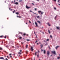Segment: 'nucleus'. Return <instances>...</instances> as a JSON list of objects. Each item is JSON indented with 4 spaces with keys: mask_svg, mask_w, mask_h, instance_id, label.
I'll use <instances>...</instances> for the list:
<instances>
[{
    "mask_svg": "<svg viewBox=\"0 0 60 60\" xmlns=\"http://www.w3.org/2000/svg\"><path fill=\"white\" fill-rule=\"evenodd\" d=\"M38 12L39 14H41H41H42L43 13V12H41V11H38Z\"/></svg>",
    "mask_w": 60,
    "mask_h": 60,
    "instance_id": "nucleus-1",
    "label": "nucleus"
},
{
    "mask_svg": "<svg viewBox=\"0 0 60 60\" xmlns=\"http://www.w3.org/2000/svg\"><path fill=\"white\" fill-rule=\"evenodd\" d=\"M51 53H52V54H54V55H56V52H55V51H52Z\"/></svg>",
    "mask_w": 60,
    "mask_h": 60,
    "instance_id": "nucleus-2",
    "label": "nucleus"
},
{
    "mask_svg": "<svg viewBox=\"0 0 60 60\" xmlns=\"http://www.w3.org/2000/svg\"><path fill=\"white\" fill-rule=\"evenodd\" d=\"M26 8H27V9H29V8H31V7H28L27 5H26Z\"/></svg>",
    "mask_w": 60,
    "mask_h": 60,
    "instance_id": "nucleus-3",
    "label": "nucleus"
},
{
    "mask_svg": "<svg viewBox=\"0 0 60 60\" xmlns=\"http://www.w3.org/2000/svg\"><path fill=\"white\" fill-rule=\"evenodd\" d=\"M0 59H3L4 60H4V58H3V57H0Z\"/></svg>",
    "mask_w": 60,
    "mask_h": 60,
    "instance_id": "nucleus-4",
    "label": "nucleus"
},
{
    "mask_svg": "<svg viewBox=\"0 0 60 60\" xmlns=\"http://www.w3.org/2000/svg\"><path fill=\"white\" fill-rule=\"evenodd\" d=\"M49 54H50V52L49 51H47V54L48 55H49Z\"/></svg>",
    "mask_w": 60,
    "mask_h": 60,
    "instance_id": "nucleus-5",
    "label": "nucleus"
},
{
    "mask_svg": "<svg viewBox=\"0 0 60 60\" xmlns=\"http://www.w3.org/2000/svg\"><path fill=\"white\" fill-rule=\"evenodd\" d=\"M12 55L11 54H9V56H10V58H11L12 57V56H11Z\"/></svg>",
    "mask_w": 60,
    "mask_h": 60,
    "instance_id": "nucleus-6",
    "label": "nucleus"
},
{
    "mask_svg": "<svg viewBox=\"0 0 60 60\" xmlns=\"http://www.w3.org/2000/svg\"><path fill=\"white\" fill-rule=\"evenodd\" d=\"M35 24L36 26H38V24H37V23L36 22H35Z\"/></svg>",
    "mask_w": 60,
    "mask_h": 60,
    "instance_id": "nucleus-7",
    "label": "nucleus"
},
{
    "mask_svg": "<svg viewBox=\"0 0 60 60\" xmlns=\"http://www.w3.org/2000/svg\"><path fill=\"white\" fill-rule=\"evenodd\" d=\"M33 47H31V51H33V50H34V49H33Z\"/></svg>",
    "mask_w": 60,
    "mask_h": 60,
    "instance_id": "nucleus-8",
    "label": "nucleus"
},
{
    "mask_svg": "<svg viewBox=\"0 0 60 60\" xmlns=\"http://www.w3.org/2000/svg\"><path fill=\"white\" fill-rule=\"evenodd\" d=\"M44 53V54L46 53V51L45 50H44L43 51Z\"/></svg>",
    "mask_w": 60,
    "mask_h": 60,
    "instance_id": "nucleus-9",
    "label": "nucleus"
},
{
    "mask_svg": "<svg viewBox=\"0 0 60 60\" xmlns=\"http://www.w3.org/2000/svg\"><path fill=\"white\" fill-rule=\"evenodd\" d=\"M59 47V46H56V47H55V48H56V49H57V48H58Z\"/></svg>",
    "mask_w": 60,
    "mask_h": 60,
    "instance_id": "nucleus-10",
    "label": "nucleus"
},
{
    "mask_svg": "<svg viewBox=\"0 0 60 60\" xmlns=\"http://www.w3.org/2000/svg\"><path fill=\"white\" fill-rule=\"evenodd\" d=\"M26 35V33H24L23 34V36H25V35Z\"/></svg>",
    "mask_w": 60,
    "mask_h": 60,
    "instance_id": "nucleus-11",
    "label": "nucleus"
},
{
    "mask_svg": "<svg viewBox=\"0 0 60 60\" xmlns=\"http://www.w3.org/2000/svg\"><path fill=\"white\" fill-rule=\"evenodd\" d=\"M47 24L48 25V26H50V25L49 22H48L47 23Z\"/></svg>",
    "mask_w": 60,
    "mask_h": 60,
    "instance_id": "nucleus-12",
    "label": "nucleus"
},
{
    "mask_svg": "<svg viewBox=\"0 0 60 60\" xmlns=\"http://www.w3.org/2000/svg\"><path fill=\"white\" fill-rule=\"evenodd\" d=\"M0 38H3L4 36H0Z\"/></svg>",
    "mask_w": 60,
    "mask_h": 60,
    "instance_id": "nucleus-13",
    "label": "nucleus"
},
{
    "mask_svg": "<svg viewBox=\"0 0 60 60\" xmlns=\"http://www.w3.org/2000/svg\"><path fill=\"white\" fill-rule=\"evenodd\" d=\"M15 4H18V2H16L15 3Z\"/></svg>",
    "mask_w": 60,
    "mask_h": 60,
    "instance_id": "nucleus-14",
    "label": "nucleus"
},
{
    "mask_svg": "<svg viewBox=\"0 0 60 60\" xmlns=\"http://www.w3.org/2000/svg\"><path fill=\"white\" fill-rule=\"evenodd\" d=\"M28 51H26V54H27V53H28Z\"/></svg>",
    "mask_w": 60,
    "mask_h": 60,
    "instance_id": "nucleus-15",
    "label": "nucleus"
},
{
    "mask_svg": "<svg viewBox=\"0 0 60 60\" xmlns=\"http://www.w3.org/2000/svg\"><path fill=\"white\" fill-rule=\"evenodd\" d=\"M17 17L19 18H21V16H17Z\"/></svg>",
    "mask_w": 60,
    "mask_h": 60,
    "instance_id": "nucleus-16",
    "label": "nucleus"
},
{
    "mask_svg": "<svg viewBox=\"0 0 60 60\" xmlns=\"http://www.w3.org/2000/svg\"><path fill=\"white\" fill-rule=\"evenodd\" d=\"M22 53H21V52H19L18 53V54H20V55H21V54Z\"/></svg>",
    "mask_w": 60,
    "mask_h": 60,
    "instance_id": "nucleus-17",
    "label": "nucleus"
},
{
    "mask_svg": "<svg viewBox=\"0 0 60 60\" xmlns=\"http://www.w3.org/2000/svg\"><path fill=\"white\" fill-rule=\"evenodd\" d=\"M16 14H17V15L19 14V12H16L15 13Z\"/></svg>",
    "mask_w": 60,
    "mask_h": 60,
    "instance_id": "nucleus-18",
    "label": "nucleus"
},
{
    "mask_svg": "<svg viewBox=\"0 0 60 60\" xmlns=\"http://www.w3.org/2000/svg\"><path fill=\"white\" fill-rule=\"evenodd\" d=\"M56 28H57V29H59V27H57Z\"/></svg>",
    "mask_w": 60,
    "mask_h": 60,
    "instance_id": "nucleus-19",
    "label": "nucleus"
},
{
    "mask_svg": "<svg viewBox=\"0 0 60 60\" xmlns=\"http://www.w3.org/2000/svg\"><path fill=\"white\" fill-rule=\"evenodd\" d=\"M48 32L49 34H50V31H49V30H48Z\"/></svg>",
    "mask_w": 60,
    "mask_h": 60,
    "instance_id": "nucleus-20",
    "label": "nucleus"
},
{
    "mask_svg": "<svg viewBox=\"0 0 60 60\" xmlns=\"http://www.w3.org/2000/svg\"><path fill=\"white\" fill-rule=\"evenodd\" d=\"M0 50H3V49H2V48H0Z\"/></svg>",
    "mask_w": 60,
    "mask_h": 60,
    "instance_id": "nucleus-21",
    "label": "nucleus"
},
{
    "mask_svg": "<svg viewBox=\"0 0 60 60\" xmlns=\"http://www.w3.org/2000/svg\"><path fill=\"white\" fill-rule=\"evenodd\" d=\"M60 58V57L59 56L57 57V59H59V58Z\"/></svg>",
    "mask_w": 60,
    "mask_h": 60,
    "instance_id": "nucleus-22",
    "label": "nucleus"
},
{
    "mask_svg": "<svg viewBox=\"0 0 60 60\" xmlns=\"http://www.w3.org/2000/svg\"><path fill=\"white\" fill-rule=\"evenodd\" d=\"M27 47H28V45H26V48H27Z\"/></svg>",
    "mask_w": 60,
    "mask_h": 60,
    "instance_id": "nucleus-23",
    "label": "nucleus"
},
{
    "mask_svg": "<svg viewBox=\"0 0 60 60\" xmlns=\"http://www.w3.org/2000/svg\"><path fill=\"white\" fill-rule=\"evenodd\" d=\"M37 22H38L39 23V24H40V21H38Z\"/></svg>",
    "mask_w": 60,
    "mask_h": 60,
    "instance_id": "nucleus-24",
    "label": "nucleus"
},
{
    "mask_svg": "<svg viewBox=\"0 0 60 60\" xmlns=\"http://www.w3.org/2000/svg\"><path fill=\"white\" fill-rule=\"evenodd\" d=\"M13 13H14L15 12V10H14L13 11Z\"/></svg>",
    "mask_w": 60,
    "mask_h": 60,
    "instance_id": "nucleus-25",
    "label": "nucleus"
},
{
    "mask_svg": "<svg viewBox=\"0 0 60 60\" xmlns=\"http://www.w3.org/2000/svg\"><path fill=\"white\" fill-rule=\"evenodd\" d=\"M50 37L51 38H52V36L51 35H50Z\"/></svg>",
    "mask_w": 60,
    "mask_h": 60,
    "instance_id": "nucleus-26",
    "label": "nucleus"
},
{
    "mask_svg": "<svg viewBox=\"0 0 60 60\" xmlns=\"http://www.w3.org/2000/svg\"><path fill=\"white\" fill-rule=\"evenodd\" d=\"M19 38V39H21L22 38V37H20Z\"/></svg>",
    "mask_w": 60,
    "mask_h": 60,
    "instance_id": "nucleus-27",
    "label": "nucleus"
},
{
    "mask_svg": "<svg viewBox=\"0 0 60 60\" xmlns=\"http://www.w3.org/2000/svg\"><path fill=\"white\" fill-rule=\"evenodd\" d=\"M7 57H8V59H9V56H7Z\"/></svg>",
    "mask_w": 60,
    "mask_h": 60,
    "instance_id": "nucleus-28",
    "label": "nucleus"
},
{
    "mask_svg": "<svg viewBox=\"0 0 60 60\" xmlns=\"http://www.w3.org/2000/svg\"><path fill=\"white\" fill-rule=\"evenodd\" d=\"M26 40L27 41H29L30 40L29 39H27Z\"/></svg>",
    "mask_w": 60,
    "mask_h": 60,
    "instance_id": "nucleus-29",
    "label": "nucleus"
},
{
    "mask_svg": "<svg viewBox=\"0 0 60 60\" xmlns=\"http://www.w3.org/2000/svg\"><path fill=\"white\" fill-rule=\"evenodd\" d=\"M39 55L38 54V55H37V57H39Z\"/></svg>",
    "mask_w": 60,
    "mask_h": 60,
    "instance_id": "nucleus-30",
    "label": "nucleus"
},
{
    "mask_svg": "<svg viewBox=\"0 0 60 60\" xmlns=\"http://www.w3.org/2000/svg\"><path fill=\"white\" fill-rule=\"evenodd\" d=\"M48 47H49V49H50V47H49V46H48Z\"/></svg>",
    "mask_w": 60,
    "mask_h": 60,
    "instance_id": "nucleus-31",
    "label": "nucleus"
},
{
    "mask_svg": "<svg viewBox=\"0 0 60 60\" xmlns=\"http://www.w3.org/2000/svg\"><path fill=\"white\" fill-rule=\"evenodd\" d=\"M46 41H49V39H47Z\"/></svg>",
    "mask_w": 60,
    "mask_h": 60,
    "instance_id": "nucleus-32",
    "label": "nucleus"
},
{
    "mask_svg": "<svg viewBox=\"0 0 60 60\" xmlns=\"http://www.w3.org/2000/svg\"><path fill=\"white\" fill-rule=\"evenodd\" d=\"M39 17H40L39 16H37V18H39Z\"/></svg>",
    "mask_w": 60,
    "mask_h": 60,
    "instance_id": "nucleus-33",
    "label": "nucleus"
},
{
    "mask_svg": "<svg viewBox=\"0 0 60 60\" xmlns=\"http://www.w3.org/2000/svg\"><path fill=\"white\" fill-rule=\"evenodd\" d=\"M4 38H5V39H6V36H5L4 37Z\"/></svg>",
    "mask_w": 60,
    "mask_h": 60,
    "instance_id": "nucleus-34",
    "label": "nucleus"
},
{
    "mask_svg": "<svg viewBox=\"0 0 60 60\" xmlns=\"http://www.w3.org/2000/svg\"><path fill=\"white\" fill-rule=\"evenodd\" d=\"M22 0H19V2H22Z\"/></svg>",
    "mask_w": 60,
    "mask_h": 60,
    "instance_id": "nucleus-35",
    "label": "nucleus"
},
{
    "mask_svg": "<svg viewBox=\"0 0 60 60\" xmlns=\"http://www.w3.org/2000/svg\"><path fill=\"white\" fill-rule=\"evenodd\" d=\"M56 16L55 17V19H56Z\"/></svg>",
    "mask_w": 60,
    "mask_h": 60,
    "instance_id": "nucleus-36",
    "label": "nucleus"
},
{
    "mask_svg": "<svg viewBox=\"0 0 60 60\" xmlns=\"http://www.w3.org/2000/svg\"><path fill=\"white\" fill-rule=\"evenodd\" d=\"M37 53V52H36L35 53V56H36V53Z\"/></svg>",
    "mask_w": 60,
    "mask_h": 60,
    "instance_id": "nucleus-37",
    "label": "nucleus"
},
{
    "mask_svg": "<svg viewBox=\"0 0 60 60\" xmlns=\"http://www.w3.org/2000/svg\"><path fill=\"white\" fill-rule=\"evenodd\" d=\"M54 10H56V8H54Z\"/></svg>",
    "mask_w": 60,
    "mask_h": 60,
    "instance_id": "nucleus-38",
    "label": "nucleus"
},
{
    "mask_svg": "<svg viewBox=\"0 0 60 60\" xmlns=\"http://www.w3.org/2000/svg\"><path fill=\"white\" fill-rule=\"evenodd\" d=\"M5 59L6 60H8L7 59V58H6Z\"/></svg>",
    "mask_w": 60,
    "mask_h": 60,
    "instance_id": "nucleus-39",
    "label": "nucleus"
},
{
    "mask_svg": "<svg viewBox=\"0 0 60 60\" xmlns=\"http://www.w3.org/2000/svg\"><path fill=\"white\" fill-rule=\"evenodd\" d=\"M37 42V40H36V41L35 42V43H36V42Z\"/></svg>",
    "mask_w": 60,
    "mask_h": 60,
    "instance_id": "nucleus-40",
    "label": "nucleus"
},
{
    "mask_svg": "<svg viewBox=\"0 0 60 60\" xmlns=\"http://www.w3.org/2000/svg\"><path fill=\"white\" fill-rule=\"evenodd\" d=\"M30 12H33L31 10L30 11Z\"/></svg>",
    "mask_w": 60,
    "mask_h": 60,
    "instance_id": "nucleus-41",
    "label": "nucleus"
},
{
    "mask_svg": "<svg viewBox=\"0 0 60 60\" xmlns=\"http://www.w3.org/2000/svg\"><path fill=\"white\" fill-rule=\"evenodd\" d=\"M54 1H55V2H56V0H53Z\"/></svg>",
    "mask_w": 60,
    "mask_h": 60,
    "instance_id": "nucleus-42",
    "label": "nucleus"
},
{
    "mask_svg": "<svg viewBox=\"0 0 60 60\" xmlns=\"http://www.w3.org/2000/svg\"><path fill=\"white\" fill-rule=\"evenodd\" d=\"M42 47H43V45H41V48H42Z\"/></svg>",
    "mask_w": 60,
    "mask_h": 60,
    "instance_id": "nucleus-43",
    "label": "nucleus"
},
{
    "mask_svg": "<svg viewBox=\"0 0 60 60\" xmlns=\"http://www.w3.org/2000/svg\"><path fill=\"white\" fill-rule=\"evenodd\" d=\"M35 11H36V10H37L36 9V8H35Z\"/></svg>",
    "mask_w": 60,
    "mask_h": 60,
    "instance_id": "nucleus-44",
    "label": "nucleus"
},
{
    "mask_svg": "<svg viewBox=\"0 0 60 60\" xmlns=\"http://www.w3.org/2000/svg\"><path fill=\"white\" fill-rule=\"evenodd\" d=\"M6 47L7 48H8V46H6Z\"/></svg>",
    "mask_w": 60,
    "mask_h": 60,
    "instance_id": "nucleus-45",
    "label": "nucleus"
},
{
    "mask_svg": "<svg viewBox=\"0 0 60 60\" xmlns=\"http://www.w3.org/2000/svg\"><path fill=\"white\" fill-rule=\"evenodd\" d=\"M29 23H31V22L30 21H29Z\"/></svg>",
    "mask_w": 60,
    "mask_h": 60,
    "instance_id": "nucleus-46",
    "label": "nucleus"
},
{
    "mask_svg": "<svg viewBox=\"0 0 60 60\" xmlns=\"http://www.w3.org/2000/svg\"><path fill=\"white\" fill-rule=\"evenodd\" d=\"M22 51V50H20V52H21Z\"/></svg>",
    "mask_w": 60,
    "mask_h": 60,
    "instance_id": "nucleus-47",
    "label": "nucleus"
},
{
    "mask_svg": "<svg viewBox=\"0 0 60 60\" xmlns=\"http://www.w3.org/2000/svg\"><path fill=\"white\" fill-rule=\"evenodd\" d=\"M45 45H48V44H45Z\"/></svg>",
    "mask_w": 60,
    "mask_h": 60,
    "instance_id": "nucleus-48",
    "label": "nucleus"
},
{
    "mask_svg": "<svg viewBox=\"0 0 60 60\" xmlns=\"http://www.w3.org/2000/svg\"><path fill=\"white\" fill-rule=\"evenodd\" d=\"M32 4H33V5H34V3H32Z\"/></svg>",
    "mask_w": 60,
    "mask_h": 60,
    "instance_id": "nucleus-49",
    "label": "nucleus"
},
{
    "mask_svg": "<svg viewBox=\"0 0 60 60\" xmlns=\"http://www.w3.org/2000/svg\"><path fill=\"white\" fill-rule=\"evenodd\" d=\"M41 51H43V50H42L41 49Z\"/></svg>",
    "mask_w": 60,
    "mask_h": 60,
    "instance_id": "nucleus-50",
    "label": "nucleus"
},
{
    "mask_svg": "<svg viewBox=\"0 0 60 60\" xmlns=\"http://www.w3.org/2000/svg\"><path fill=\"white\" fill-rule=\"evenodd\" d=\"M37 1H39V0H37Z\"/></svg>",
    "mask_w": 60,
    "mask_h": 60,
    "instance_id": "nucleus-51",
    "label": "nucleus"
},
{
    "mask_svg": "<svg viewBox=\"0 0 60 60\" xmlns=\"http://www.w3.org/2000/svg\"><path fill=\"white\" fill-rule=\"evenodd\" d=\"M27 35V36H28V34H27V35Z\"/></svg>",
    "mask_w": 60,
    "mask_h": 60,
    "instance_id": "nucleus-52",
    "label": "nucleus"
},
{
    "mask_svg": "<svg viewBox=\"0 0 60 60\" xmlns=\"http://www.w3.org/2000/svg\"><path fill=\"white\" fill-rule=\"evenodd\" d=\"M34 60H35V58L34 57Z\"/></svg>",
    "mask_w": 60,
    "mask_h": 60,
    "instance_id": "nucleus-53",
    "label": "nucleus"
},
{
    "mask_svg": "<svg viewBox=\"0 0 60 60\" xmlns=\"http://www.w3.org/2000/svg\"><path fill=\"white\" fill-rule=\"evenodd\" d=\"M33 12V13H34V14H35V13H34V12Z\"/></svg>",
    "mask_w": 60,
    "mask_h": 60,
    "instance_id": "nucleus-54",
    "label": "nucleus"
},
{
    "mask_svg": "<svg viewBox=\"0 0 60 60\" xmlns=\"http://www.w3.org/2000/svg\"><path fill=\"white\" fill-rule=\"evenodd\" d=\"M26 24H27V22H26Z\"/></svg>",
    "mask_w": 60,
    "mask_h": 60,
    "instance_id": "nucleus-55",
    "label": "nucleus"
},
{
    "mask_svg": "<svg viewBox=\"0 0 60 60\" xmlns=\"http://www.w3.org/2000/svg\"><path fill=\"white\" fill-rule=\"evenodd\" d=\"M59 2V0H58V2Z\"/></svg>",
    "mask_w": 60,
    "mask_h": 60,
    "instance_id": "nucleus-56",
    "label": "nucleus"
},
{
    "mask_svg": "<svg viewBox=\"0 0 60 60\" xmlns=\"http://www.w3.org/2000/svg\"><path fill=\"white\" fill-rule=\"evenodd\" d=\"M37 45H38V44H39V43H37Z\"/></svg>",
    "mask_w": 60,
    "mask_h": 60,
    "instance_id": "nucleus-57",
    "label": "nucleus"
},
{
    "mask_svg": "<svg viewBox=\"0 0 60 60\" xmlns=\"http://www.w3.org/2000/svg\"><path fill=\"white\" fill-rule=\"evenodd\" d=\"M21 43L22 44H23V42H21Z\"/></svg>",
    "mask_w": 60,
    "mask_h": 60,
    "instance_id": "nucleus-58",
    "label": "nucleus"
},
{
    "mask_svg": "<svg viewBox=\"0 0 60 60\" xmlns=\"http://www.w3.org/2000/svg\"><path fill=\"white\" fill-rule=\"evenodd\" d=\"M4 52H6V51H4Z\"/></svg>",
    "mask_w": 60,
    "mask_h": 60,
    "instance_id": "nucleus-59",
    "label": "nucleus"
},
{
    "mask_svg": "<svg viewBox=\"0 0 60 60\" xmlns=\"http://www.w3.org/2000/svg\"><path fill=\"white\" fill-rule=\"evenodd\" d=\"M11 2L13 3V1H12V2Z\"/></svg>",
    "mask_w": 60,
    "mask_h": 60,
    "instance_id": "nucleus-60",
    "label": "nucleus"
},
{
    "mask_svg": "<svg viewBox=\"0 0 60 60\" xmlns=\"http://www.w3.org/2000/svg\"><path fill=\"white\" fill-rule=\"evenodd\" d=\"M59 5H60V4H59Z\"/></svg>",
    "mask_w": 60,
    "mask_h": 60,
    "instance_id": "nucleus-61",
    "label": "nucleus"
},
{
    "mask_svg": "<svg viewBox=\"0 0 60 60\" xmlns=\"http://www.w3.org/2000/svg\"><path fill=\"white\" fill-rule=\"evenodd\" d=\"M3 43V42L2 41V43Z\"/></svg>",
    "mask_w": 60,
    "mask_h": 60,
    "instance_id": "nucleus-62",
    "label": "nucleus"
},
{
    "mask_svg": "<svg viewBox=\"0 0 60 60\" xmlns=\"http://www.w3.org/2000/svg\"><path fill=\"white\" fill-rule=\"evenodd\" d=\"M59 56H60V54H59Z\"/></svg>",
    "mask_w": 60,
    "mask_h": 60,
    "instance_id": "nucleus-63",
    "label": "nucleus"
},
{
    "mask_svg": "<svg viewBox=\"0 0 60 60\" xmlns=\"http://www.w3.org/2000/svg\"><path fill=\"white\" fill-rule=\"evenodd\" d=\"M7 19H8V18H7Z\"/></svg>",
    "mask_w": 60,
    "mask_h": 60,
    "instance_id": "nucleus-64",
    "label": "nucleus"
}]
</instances>
